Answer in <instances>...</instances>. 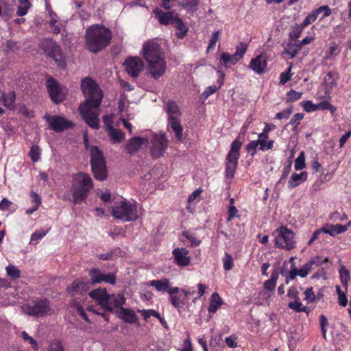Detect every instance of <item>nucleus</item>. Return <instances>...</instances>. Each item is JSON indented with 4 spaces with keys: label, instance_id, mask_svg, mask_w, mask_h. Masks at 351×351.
<instances>
[{
    "label": "nucleus",
    "instance_id": "nucleus-1",
    "mask_svg": "<svg viewBox=\"0 0 351 351\" xmlns=\"http://www.w3.org/2000/svg\"><path fill=\"white\" fill-rule=\"evenodd\" d=\"M81 88L86 95V103L79 107V111L85 122L93 129L99 128L98 115L92 108H97L103 98V93L98 85L90 78L82 80Z\"/></svg>",
    "mask_w": 351,
    "mask_h": 351
},
{
    "label": "nucleus",
    "instance_id": "nucleus-2",
    "mask_svg": "<svg viewBox=\"0 0 351 351\" xmlns=\"http://www.w3.org/2000/svg\"><path fill=\"white\" fill-rule=\"evenodd\" d=\"M142 54L150 75L155 80L161 77L166 71L167 62L160 46L149 40L143 44Z\"/></svg>",
    "mask_w": 351,
    "mask_h": 351
},
{
    "label": "nucleus",
    "instance_id": "nucleus-3",
    "mask_svg": "<svg viewBox=\"0 0 351 351\" xmlns=\"http://www.w3.org/2000/svg\"><path fill=\"white\" fill-rule=\"evenodd\" d=\"M86 49L93 53L102 51L110 43L111 31L101 25H93L88 27L84 35Z\"/></svg>",
    "mask_w": 351,
    "mask_h": 351
},
{
    "label": "nucleus",
    "instance_id": "nucleus-4",
    "mask_svg": "<svg viewBox=\"0 0 351 351\" xmlns=\"http://www.w3.org/2000/svg\"><path fill=\"white\" fill-rule=\"evenodd\" d=\"M93 187V181L88 174L82 172L75 174L71 188L73 204H78L84 201Z\"/></svg>",
    "mask_w": 351,
    "mask_h": 351
},
{
    "label": "nucleus",
    "instance_id": "nucleus-5",
    "mask_svg": "<svg viewBox=\"0 0 351 351\" xmlns=\"http://www.w3.org/2000/svg\"><path fill=\"white\" fill-rule=\"evenodd\" d=\"M84 143L86 149L90 152L91 170L95 178L99 181L106 180L107 169L102 152L97 146L89 145L87 135L84 136Z\"/></svg>",
    "mask_w": 351,
    "mask_h": 351
},
{
    "label": "nucleus",
    "instance_id": "nucleus-6",
    "mask_svg": "<svg viewBox=\"0 0 351 351\" xmlns=\"http://www.w3.org/2000/svg\"><path fill=\"white\" fill-rule=\"evenodd\" d=\"M156 17L162 25H172L176 29V36L182 39L189 31L188 27L184 23L179 17L178 13L173 11H167L156 8L154 10Z\"/></svg>",
    "mask_w": 351,
    "mask_h": 351
},
{
    "label": "nucleus",
    "instance_id": "nucleus-7",
    "mask_svg": "<svg viewBox=\"0 0 351 351\" xmlns=\"http://www.w3.org/2000/svg\"><path fill=\"white\" fill-rule=\"evenodd\" d=\"M40 48L47 57L55 61L58 67L61 69L66 67V60L62 49L55 40L51 38H45L41 41Z\"/></svg>",
    "mask_w": 351,
    "mask_h": 351
},
{
    "label": "nucleus",
    "instance_id": "nucleus-8",
    "mask_svg": "<svg viewBox=\"0 0 351 351\" xmlns=\"http://www.w3.org/2000/svg\"><path fill=\"white\" fill-rule=\"evenodd\" d=\"M112 215L123 221H136L138 216L135 204H131L126 200L117 203L112 208Z\"/></svg>",
    "mask_w": 351,
    "mask_h": 351
},
{
    "label": "nucleus",
    "instance_id": "nucleus-9",
    "mask_svg": "<svg viewBox=\"0 0 351 351\" xmlns=\"http://www.w3.org/2000/svg\"><path fill=\"white\" fill-rule=\"evenodd\" d=\"M242 142L237 138L230 146V149L226 158V176L227 178H232L238 165V160L240 156V149Z\"/></svg>",
    "mask_w": 351,
    "mask_h": 351
},
{
    "label": "nucleus",
    "instance_id": "nucleus-10",
    "mask_svg": "<svg viewBox=\"0 0 351 351\" xmlns=\"http://www.w3.org/2000/svg\"><path fill=\"white\" fill-rule=\"evenodd\" d=\"M25 313L29 315L43 317L51 314L52 310L49 302L47 300L33 301L32 304H27L23 307Z\"/></svg>",
    "mask_w": 351,
    "mask_h": 351
},
{
    "label": "nucleus",
    "instance_id": "nucleus-11",
    "mask_svg": "<svg viewBox=\"0 0 351 351\" xmlns=\"http://www.w3.org/2000/svg\"><path fill=\"white\" fill-rule=\"evenodd\" d=\"M276 246L290 250L295 247L294 233L286 227L278 229V236L275 239Z\"/></svg>",
    "mask_w": 351,
    "mask_h": 351
},
{
    "label": "nucleus",
    "instance_id": "nucleus-12",
    "mask_svg": "<svg viewBox=\"0 0 351 351\" xmlns=\"http://www.w3.org/2000/svg\"><path fill=\"white\" fill-rule=\"evenodd\" d=\"M45 119L49 123V128L56 132H62L74 126V123L72 121L61 116H50L46 114Z\"/></svg>",
    "mask_w": 351,
    "mask_h": 351
},
{
    "label": "nucleus",
    "instance_id": "nucleus-13",
    "mask_svg": "<svg viewBox=\"0 0 351 351\" xmlns=\"http://www.w3.org/2000/svg\"><path fill=\"white\" fill-rule=\"evenodd\" d=\"M151 153L153 157L160 158L165 153L168 140L165 134H154L151 141Z\"/></svg>",
    "mask_w": 351,
    "mask_h": 351
},
{
    "label": "nucleus",
    "instance_id": "nucleus-14",
    "mask_svg": "<svg viewBox=\"0 0 351 351\" xmlns=\"http://www.w3.org/2000/svg\"><path fill=\"white\" fill-rule=\"evenodd\" d=\"M123 65L128 74L133 78L138 77L145 67L144 62L138 57H130L127 58Z\"/></svg>",
    "mask_w": 351,
    "mask_h": 351
},
{
    "label": "nucleus",
    "instance_id": "nucleus-15",
    "mask_svg": "<svg viewBox=\"0 0 351 351\" xmlns=\"http://www.w3.org/2000/svg\"><path fill=\"white\" fill-rule=\"evenodd\" d=\"M47 88L51 100L59 104L64 101V95L61 92L58 83L52 77L47 80Z\"/></svg>",
    "mask_w": 351,
    "mask_h": 351
},
{
    "label": "nucleus",
    "instance_id": "nucleus-16",
    "mask_svg": "<svg viewBox=\"0 0 351 351\" xmlns=\"http://www.w3.org/2000/svg\"><path fill=\"white\" fill-rule=\"evenodd\" d=\"M90 298L94 299L104 309H110V295L106 289H97L89 293Z\"/></svg>",
    "mask_w": 351,
    "mask_h": 351
},
{
    "label": "nucleus",
    "instance_id": "nucleus-17",
    "mask_svg": "<svg viewBox=\"0 0 351 351\" xmlns=\"http://www.w3.org/2000/svg\"><path fill=\"white\" fill-rule=\"evenodd\" d=\"M149 141L147 138L133 137L128 141L125 145V149L128 154H134L140 149L147 147Z\"/></svg>",
    "mask_w": 351,
    "mask_h": 351
},
{
    "label": "nucleus",
    "instance_id": "nucleus-18",
    "mask_svg": "<svg viewBox=\"0 0 351 351\" xmlns=\"http://www.w3.org/2000/svg\"><path fill=\"white\" fill-rule=\"evenodd\" d=\"M174 262L179 266H188L191 262V258L188 256L189 250L184 247L176 248L172 252Z\"/></svg>",
    "mask_w": 351,
    "mask_h": 351
},
{
    "label": "nucleus",
    "instance_id": "nucleus-19",
    "mask_svg": "<svg viewBox=\"0 0 351 351\" xmlns=\"http://www.w3.org/2000/svg\"><path fill=\"white\" fill-rule=\"evenodd\" d=\"M267 66V60L263 54L252 58L249 67L257 74H262Z\"/></svg>",
    "mask_w": 351,
    "mask_h": 351
},
{
    "label": "nucleus",
    "instance_id": "nucleus-20",
    "mask_svg": "<svg viewBox=\"0 0 351 351\" xmlns=\"http://www.w3.org/2000/svg\"><path fill=\"white\" fill-rule=\"evenodd\" d=\"M90 289L89 282H86L84 280L77 279L73 281L70 286L67 287V291L69 293L82 294L87 291Z\"/></svg>",
    "mask_w": 351,
    "mask_h": 351
},
{
    "label": "nucleus",
    "instance_id": "nucleus-21",
    "mask_svg": "<svg viewBox=\"0 0 351 351\" xmlns=\"http://www.w3.org/2000/svg\"><path fill=\"white\" fill-rule=\"evenodd\" d=\"M307 172L306 171H302L300 173H292L288 182L289 188L293 189L298 186L302 182H305L307 180Z\"/></svg>",
    "mask_w": 351,
    "mask_h": 351
},
{
    "label": "nucleus",
    "instance_id": "nucleus-22",
    "mask_svg": "<svg viewBox=\"0 0 351 351\" xmlns=\"http://www.w3.org/2000/svg\"><path fill=\"white\" fill-rule=\"evenodd\" d=\"M119 317L129 324H134L138 321V317L134 311L123 307L120 308Z\"/></svg>",
    "mask_w": 351,
    "mask_h": 351
},
{
    "label": "nucleus",
    "instance_id": "nucleus-23",
    "mask_svg": "<svg viewBox=\"0 0 351 351\" xmlns=\"http://www.w3.org/2000/svg\"><path fill=\"white\" fill-rule=\"evenodd\" d=\"M323 233L328 234L332 237H335L346 231V226L337 223L335 225L326 224L322 227Z\"/></svg>",
    "mask_w": 351,
    "mask_h": 351
},
{
    "label": "nucleus",
    "instance_id": "nucleus-24",
    "mask_svg": "<svg viewBox=\"0 0 351 351\" xmlns=\"http://www.w3.org/2000/svg\"><path fill=\"white\" fill-rule=\"evenodd\" d=\"M148 285L154 287L159 292H168L170 285V280L164 278L160 280H153L149 282Z\"/></svg>",
    "mask_w": 351,
    "mask_h": 351
},
{
    "label": "nucleus",
    "instance_id": "nucleus-25",
    "mask_svg": "<svg viewBox=\"0 0 351 351\" xmlns=\"http://www.w3.org/2000/svg\"><path fill=\"white\" fill-rule=\"evenodd\" d=\"M168 126L171 128L175 133L176 138L181 141L182 138V127L178 118H172L169 120Z\"/></svg>",
    "mask_w": 351,
    "mask_h": 351
},
{
    "label": "nucleus",
    "instance_id": "nucleus-26",
    "mask_svg": "<svg viewBox=\"0 0 351 351\" xmlns=\"http://www.w3.org/2000/svg\"><path fill=\"white\" fill-rule=\"evenodd\" d=\"M218 73H219V79L218 80L219 85L218 86L213 85V86H208L202 93V97L204 99H207L210 95L215 93L218 89L220 88L221 85L223 84L225 75L221 71H219Z\"/></svg>",
    "mask_w": 351,
    "mask_h": 351
},
{
    "label": "nucleus",
    "instance_id": "nucleus-27",
    "mask_svg": "<svg viewBox=\"0 0 351 351\" xmlns=\"http://www.w3.org/2000/svg\"><path fill=\"white\" fill-rule=\"evenodd\" d=\"M276 126L271 123H266L265 128L262 133L258 135V140L261 143V146H260L259 149L264 151L265 150V143L268 138V133L274 130Z\"/></svg>",
    "mask_w": 351,
    "mask_h": 351
},
{
    "label": "nucleus",
    "instance_id": "nucleus-28",
    "mask_svg": "<svg viewBox=\"0 0 351 351\" xmlns=\"http://www.w3.org/2000/svg\"><path fill=\"white\" fill-rule=\"evenodd\" d=\"M223 301L217 292H214L210 297V302L208 311L210 313H215L217 308L222 304Z\"/></svg>",
    "mask_w": 351,
    "mask_h": 351
},
{
    "label": "nucleus",
    "instance_id": "nucleus-29",
    "mask_svg": "<svg viewBox=\"0 0 351 351\" xmlns=\"http://www.w3.org/2000/svg\"><path fill=\"white\" fill-rule=\"evenodd\" d=\"M108 133L114 143H120L125 138V134L121 130L114 128L112 125H109Z\"/></svg>",
    "mask_w": 351,
    "mask_h": 351
},
{
    "label": "nucleus",
    "instance_id": "nucleus-30",
    "mask_svg": "<svg viewBox=\"0 0 351 351\" xmlns=\"http://www.w3.org/2000/svg\"><path fill=\"white\" fill-rule=\"evenodd\" d=\"M166 112L169 115V120L172 118H178V116L180 115V110L177 104L173 101H168L166 104L165 108Z\"/></svg>",
    "mask_w": 351,
    "mask_h": 351
},
{
    "label": "nucleus",
    "instance_id": "nucleus-31",
    "mask_svg": "<svg viewBox=\"0 0 351 351\" xmlns=\"http://www.w3.org/2000/svg\"><path fill=\"white\" fill-rule=\"evenodd\" d=\"M239 61V58L235 56L234 53L230 54L226 52H223L221 54L220 62L224 66H227L228 64H236Z\"/></svg>",
    "mask_w": 351,
    "mask_h": 351
},
{
    "label": "nucleus",
    "instance_id": "nucleus-32",
    "mask_svg": "<svg viewBox=\"0 0 351 351\" xmlns=\"http://www.w3.org/2000/svg\"><path fill=\"white\" fill-rule=\"evenodd\" d=\"M110 302H109V307L110 309H105L106 311L112 312L113 306L114 307H120V308L122 307V306L125 302V298L121 295H119L117 296H114V295H110Z\"/></svg>",
    "mask_w": 351,
    "mask_h": 351
},
{
    "label": "nucleus",
    "instance_id": "nucleus-33",
    "mask_svg": "<svg viewBox=\"0 0 351 351\" xmlns=\"http://www.w3.org/2000/svg\"><path fill=\"white\" fill-rule=\"evenodd\" d=\"M278 275L279 272L276 269L274 270L271 274L270 278L264 282L263 288L269 291H274L278 278Z\"/></svg>",
    "mask_w": 351,
    "mask_h": 351
},
{
    "label": "nucleus",
    "instance_id": "nucleus-34",
    "mask_svg": "<svg viewBox=\"0 0 351 351\" xmlns=\"http://www.w3.org/2000/svg\"><path fill=\"white\" fill-rule=\"evenodd\" d=\"M338 73L334 71H330L327 73L324 78V82L328 89H332L337 86L338 80Z\"/></svg>",
    "mask_w": 351,
    "mask_h": 351
},
{
    "label": "nucleus",
    "instance_id": "nucleus-35",
    "mask_svg": "<svg viewBox=\"0 0 351 351\" xmlns=\"http://www.w3.org/2000/svg\"><path fill=\"white\" fill-rule=\"evenodd\" d=\"M199 0H181L180 5L190 12H195L197 10Z\"/></svg>",
    "mask_w": 351,
    "mask_h": 351
},
{
    "label": "nucleus",
    "instance_id": "nucleus-36",
    "mask_svg": "<svg viewBox=\"0 0 351 351\" xmlns=\"http://www.w3.org/2000/svg\"><path fill=\"white\" fill-rule=\"evenodd\" d=\"M341 282L347 290L348 283L350 278V271L342 265L339 271Z\"/></svg>",
    "mask_w": 351,
    "mask_h": 351
},
{
    "label": "nucleus",
    "instance_id": "nucleus-37",
    "mask_svg": "<svg viewBox=\"0 0 351 351\" xmlns=\"http://www.w3.org/2000/svg\"><path fill=\"white\" fill-rule=\"evenodd\" d=\"M90 276L91 285L101 283V282H104V274L100 273L99 270L97 269H93L90 271Z\"/></svg>",
    "mask_w": 351,
    "mask_h": 351
},
{
    "label": "nucleus",
    "instance_id": "nucleus-38",
    "mask_svg": "<svg viewBox=\"0 0 351 351\" xmlns=\"http://www.w3.org/2000/svg\"><path fill=\"white\" fill-rule=\"evenodd\" d=\"M288 306L289 308L295 311L297 313L305 312L308 313V308L304 306L300 299L294 300L289 303Z\"/></svg>",
    "mask_w": 351,
    "mask_h": 351
},
{
    "label": "nucleus",
    "instance_id": "nucleus-39",
    "mask_svg": "<svg viewBox=\"0 0 351 351\" xmlns=\"http://www.w3.org/2000/svg\"><path fill=\"white\" fill-rule=\"evenodd\" d=\"M300 49L298 44L289 43L285 48V52L289 55L291 58H293L297 56Z\"/></svg>",
    "mask_w": 351,
    "mask_h": 351
},
{
    "label": "nucleus",
    "instance_id": "nucleus-40",
    "mask_svg": "<svg viewBox=\"0 0 351 351\" xmlns=\"http://www.w3.org/2000/svg\"><path fill=\"white\" fill-rule=\"evenodd\" d=\"M222 261L225 271H230L232 269L234 265L233 258L230 254L226 252L224 256L223 257Z\"/></svg>",
    "mask_w": 351,
    "mask_h": 351
},
{
    "label": "nucleus",
    "instance_id": "nucleus-41",
    "mask_svg": "<svg viewBox=\"0 0 351 351\" xmlns=\"http://www.w3.org/2000/svg\"><path fill=\"white\" fill-rule=\"evenodd\" d=\"M6 272L7 275L13 279H17L21 276L20 270L11 265L6 267Z\"/></svg>",
    "mask_w": 351,
    "mask_h": 351
},
{
    "label": "nucleus",
    "instance_id": "nucleus-42",
    "mask_svg": "<svg viewBox=\"0 0 351 351\" xmlns=\"http://www.w3.org/2000/svg\"><path fill=\"white\" fill-rule=\"evenodd\" d=\"M306 167L304 153L302 152L295 160L294 167L295 170L303 169Z\"/></svg>",
    "mask_w": 351,
    "mask_h": 351
},
{
    "label": "nucleus",
    "instance_id": "nucleus-43",
    "mask_svg": "<svg viewBox=\"0 0 351 351\" xmlns=\"http://www.w3.org/2000/svg\"><path fill=\"white\" fill-rule=\"evenodd\" d=\"M313 12H314V14H315V16L317 17L318 16V15L320 13L324 12V14H323L322 19H324V18L328 16L331 14V10L329 8V6L327 5H322V6L319 7L318 8L313 10Z\"/></svg>",
    "mask_w": 351,
    "mask_h": 351
},
{
    "label": "nucleus",
    "instance_id": "nucleus-44",
    "mask_svg": "<svg viewBox=\"0 0 351 351\" xmlns=\"http://www.w3.org/2000/svg\"><path fill=\"white\" fill-rule=\"evenodd\" d=\"M29 155L33 162H37L40 160V149L38 145H33L31 147Z\"/></svg>",
    "mask_w": 351,
    "mask_h": 351
},
{
    "label": "nucleus",
    "instance_id": "nucleus-45",
    "mask_svg": "<svg viewBox=\"0 0 351 351\" xmlns=\"http://www.w3.org/2000/svg\"><path fill=\"white\" fill-rule=\"evenodd\" d=\"M247 45L245 43H239V45L237 46L236 52L234 54L237 56L239 60L243 58L247 51Z\"/></svg>",
    "mask_w": 351,
    "mask_h": 351
},
{
    "label": "nucleus",
    "instance_id": "nucleus-46",
    "mask_svg": "<svg viewBox=\"0 0 351 351\" xmlns=\"http://www.w3.org/2000/svg\"><path fill=\"white\" fill-rule=\"evenodd\" d=\"M291 165L292 162L291 161L289 162V163L285 165L283 168L282 173L281 175L280 180L276 183V188H280L282 181L285 179L288 175L289 174L291 169Z\"/></svg>",
    "mask_w": 351,
    "mask_h": 351
},
{
    "label": "nucleus",
    "instance_id": "nucleus-47",
    "mask_svg": "<svg viewBox=\"0 0 351 351\" xmlns=\"http://www.w3.org/2000/svg\"><path fill=\"white\" fill-rule=\"evenodd\" d=\"M303 27L300 25H298L292 29V30L289 32V38L291 40H295L298 39L302 32Z\"/></svg>",
    "mask_w": 351,
    "mask_h": 351
},
{
    "label": "nucleus",
    "instance_id": "nucleus-48",
    "mask_svg": "<svg viewBox=\"0 0 351 351\" xmlns=\"http://www.w3.org/2000/svg\"><path fill=\"white\" fill-rule=\"evenodd\" d=\"M171 304L176 308H181L184 306L183 300H180L178 295H172L169 297Z\"/></svg>",
    "mask_w": 351,
    "mask_h": 351
},
{
    "label": "nucleus",
    "instance_id": "nucleus-49",
    "mask_svg": "<svg viewBox=\"0 0 351 351\" xmlns=\"http://www.w3.org/2000/svg\"><path fill=\"white\" fill-rule=\"evenodd\" d=\"M304 110L307 112H313L319 110L317 104H314L311 101H306L302 102Z\"/></svg>",
    "mask_w": 351,
    "mask_h": 351
},
{
    "label": "nucleus",
    "instance_id": "nucleus-50",
    "mask_svg": "<svg viewBox=\"0 0 351 351\" xmlns=\"http://www.w3.org/2000/svg\"><path fill=\"white\" fill-rule=\"evenodd\" d=\"M328 258H325L322 259V258L321 256H315L314 258H313L312 259H311L308 262V263L310 264L311 267L313 268V265L319 266V265H322V263H328Z\"/></svg>",
    "mask_w": 351,
    "mask_h": 351
},
{
    "label": "nucleus",
    "instance_id": "nucleus-51",
    "mask_svg": "<svg viewBox=\"0 0 351 351\" xmlns=\"http://www.w3.org/2000/svg\"><path fill=\"white\" fill-rule=\"evenodd\" d=\"M311 270L312 268L311 267L310 264H308L307 262L301 269H297L298 276L302 278H305L309 274V272H311Z\"/></svg>",
    "mask_w": 351,
    "mask_h": 351
},
{
    "label": "nucleus",
    "instance_id": "nucleus-52",
    "mask_svg": "<svg viewBox=\"0 0 351 351\" xmlns=\"http://www.w3.org/2000/svg\"><path fill=\"white\" fill-rule=\"evenodd\" d=\"M319 110H329L332 114L336 111V108L328 101H324L317 104Z\"/></svg>",
    "mask_w": 351,
    "mask_h": 351
},
{
    "label": "nucleus",
    "instance_id": "nucleus-53",
    "mask_svg": "<svg viewBox=\"0 0 351 351\" xmlns=\"http://www.w3.org/2000/svg\"><path fill=\"white\" fill-rule=\"evenodd\" d=\"M319 324L321 326V330L323 335V337L326 339V326L328 324V319L324 315H321L319 317Z\"/></svg>",
    "mask_w": 351,
    "mask_h": 351
},
{
    "label": "nucleus",
    "instance_id": "nucleus-54",
    "mask_svg": "<svg viewBox=\"0 0 351 351\" xmlns=\"http://www.w3.org/2000/svg\"><path fill=\"white\" fill-rule=\"evenodd\" d=\"M304 300L307 301V303L313 302L316 300L315 295L313 291V287H308L304 291Z\"/></svg>",
    "mask_w": 351,
    "mask_h": 351
},
{
    "label": "nucleus",
    "instance_id": "nucleus-55",
    "mask_svg": "<svg viewBox=\"0 0 351 351\" xmlns=\"http://www.w3.org/2000/svg\"><path fill=\"white\" fill-rule=\"evenodd\" d=\"M138 312L141 313V315H143V318L145 320H147V319L149 318L151 316L159 317V313L154 309L141 310L138 311Z\"/></svg>",
    "mask_w": 351,
    "mask_h": 351
},
{
    "label": "nucleus",
    "instance_id": "nucleus-56",
    "mask_svg": "<svg viewBox=\"0 0 351 351\" xmlns=\"http://www.w3.org/2000/svg\"><path fill=\"white\" fill-rule=\"evenodd\" d=\"M48 351H64L62 343L58 340L51 341L49 346Z\"/></svg>",
    "mask_w": 351,
    "mask_h": 351
},
{
    "label": "nucleus",
    "instance_id": "nucleus-57",
    "mask_svg": "<svg viewBox=\"0 0 351 351\" xmlns=\"http://www.w3.org/2000/svg\"><path fill=\"white\" fill-rule=\"evenodd\" d=\"M258 145L261 146V143L258 139L256 141H252L247 145L246 151L248 152H250V151H253L252 153L251 154V155L253 156L256 154V149Z\"/></svg>",
    "mask_w": 351,
    "mask_h": 351
},
{
    "label": "nucleus",
    "instance_id": "nucleus-58",
    "mask_svg": "<svg viewBox=\"0 0 351 351\" xmlns=\"http://www.w3.org/2000/svg\"><path fill=\"white\" fill-rule=\"evenodd\" d=\"M316 19L317 16L312 11L311 14H309L305 17L304 20L300 25L304 28V27H306L311 23L314 22Z\"/></svg>",
    "mask_w": 351,
    "mask_h": 351
},
{
    "label": "nucleus",
    "instance_id": "nucleus-59",
    "mask_svg": "<svg viewBox=\"0 0 351 351\" xmlns=\"http://www.w3.org/2000/svg\"><path fill=\"white\" fill-rule=\"evenodd\" d=\"M219 31L215 32L211 37V39L210 40V43L208 44L207 51H209L210 49H213L216 45L217 41L219 40Z\"/></svg>",
    "mask_w": 351,
    "mask_h": 351
},
{
    "label": "nucleus",
    "instance_id": "nucleus-60",
    "mask_svg": "<svg viewBox=\"0 0 351 351\" xmlns=\"http://www.w3.org/2000/svg\"><path fill=\"white\" fill-rule=\"evenodd\" d=\"M47 232H48V230H45V231H40V230L35 231L31 236L30 243H33V242L34 241L41 239L47 234Z\"/></svg>",
    "mask_w": 351,
    "mask_h": 351
},
{
    "label": "nucleus",
    "instance_id": "nucleus-61",
    "mask_svg": "<svg viewBox=\"0 0 351 351\" xmlns=\"http://www.w3.org/2000/svg\"><path fill=\"white\" fill-rule=\"evenodd\" d=\"M22 337L25 341H29V343L32 345L34 350L38 349V346L36 340L30 337L26 332L23 331L22 332Z\"/></svg>",
    "mask_w": 351,
    "mask_h": 351
},
{
    "label": "nucleus",
    "instance_id": "nucleus-62",
    "mask_svg": "<svg viewBox=\"0 0 351 351\" xmlns=\"http://www.w3.org/2000/svg\"><path fill=\"white\" fill-rule=\"evenodd\" d=\"M287 95L289 97V99L293 102L300 99L302 97V93L300 92H297L294 90H291L287 93Z\"/></svg>",
    "mask_w": 351,
    "mask_h": 351
},
{
    "label": "nucleus",
    "instance_id": "nucleus-63",
    "mask_svg": "<svg viewBox=\"0 0 351 351\" xmlns=\"http://www.w3.org/2000/svg\"><path fill=\"white\" fill-rule=\"evenodd\" d=\"M299 291L297 288L294 286L291 287L287 291V296L290 298L293 299L294 300L300 299Z\"/></svg>",
    "mask_w": 351,
    "mask_h": 351
},
{
    "label": "nucleus",
    "instance_id": "nucleus-64",
    "mask_svg": "<svg viewBox=\"0 0 351 351\" xmlns=\"http://www.w3.org/2000/svg\"><path fill=\"white\" fill-rule=\"evenodd\" d=\"M304 117V114L302 113H296L293 117L291 119L289 123L291 125H295V128L296 129L298 125L300 124L299 121L302 120Z\"/></svg>",
    "mask_w": 351,
    "mask_h": 351
}]
</instances>
